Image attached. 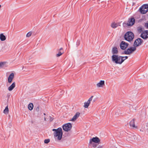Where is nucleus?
Returning <instances> with one entry per match:
<instances>
[{"instance_id":"cd10ccee","label":"nucleus","mask_w":148,"mask_h":148,"mask_svg":"<svg viewBox=\"0 0 148 148\" xmlns=\"http://www.w3.org/2000/svg\"><path fill=\"white\" fill-rule=\"evenodd\" d=\"M144 26L146 29H148V21L145 23Z\"/></svg>"},{"instance_id":"a211bd4d","label":"nucleus","mask_w":148,"mask_h":148,"mask_svg":"<svg viewBox=\"0 0 148 148\" xmlns=\"http://www.w3.org/2000/svg\"><path fill=\"white\" fill-rule=\"evenodd\" d=\"M130 127H135V125L134 119H132L130 123Z\"/></svg>"},{"instance_id":"6e6552de","label":"nucleus","mask_w":148,"mask_h":148,"mask_svg":"<svg viewBox=\"0 0 148 148\" xmlns=\"http://www.w3.org/2000/svg\"><path fill=\"white\" fill-rule=\"evenodd\" d=\"M143 42V40L140 38H138L136 39L134 43L133 46L136 47L140 45Z\"/></svg>"},{"instance_id":"f03ea898","label":"nucleus","mask_w":148,"mask_h":148,"mask_svg":"<svg viewBox=\"0 0 148 148\" xmlns=\"http://www.w3.org/2000/svg\"><path fill=\"white\" fill-rule=\"evenodd\" d=\"M124 37L126 40L129 42H131L133 40L134 38V35L132 32L129 31L125 34Z\"/></svg>"},{"instance_id":"2f4dec72","label":"nucleus","mask_w":148,"mask_h":148,"mask_svg":"<svg viewBox=\"0 0 148 148\" xmlns=\"http://www.w3.org/2000/svg\"><path fill=\"white\" fill-rule=\"evenodd\" d=\"M36 110L37 112H38L39 110V106H38L36 109Z\"/></svg>"},{"instance_id":"412c9836","label":"nucleus","mask_w":148,"mask_h":148,"mask_svg":"<svg viewBox=\"0 0 148 148\" xmlns=\"http://www.w3.org/2000/svg\"><path fill=\"white\" fill-rule=\"evenodd\" d=\"M33 104L32 103H30L28 105V108L30 110H31L33 109Z\"/></svg>"},{"instance_id":"c756f323","label":"nucleus","mask_w":148,"mask_h":148,"mask_svg":"<svg viewBox=\"0 0 148 148\" xmlns=\"http://www.w3.org/2000/svg\"><path fill=\"white\" fill-rule=\"evenodd\" d=\"M49 119L50 121H52L53 119V118L51 116H49Z\"/></svg>"},{"instance_id":"9d476101","label":"nucleus","mask_w":148,"mask_h":148,"mask_svg":"<svg viewBox=\"0 0 148 148\" xmlns=\"http://www.w3.org/2000/svg\"><path fill=\"white\" fill-rule=\"evenodd\" d=\"M100 141V139L97 137H93L92 139H90L89 141V143L90 144H92V142H94L96 143H99Z\"/></svg>"},{"instance_id":"b1692460","label":"nucleus","mask_w":148,"mask_h":148,"mask_svg":"<svg viewBox=\"0 0 148 148\" xmlns=\"http://www.w3.org/2000/svg\"><path fill=\"white\" fill-rule=\"evenodd\" d=\"M118 25L117 23H114L112 24L111 27L113 28H115L117 27Z\"/></svg>"},{"instance_id":"e433bc0d","label":"nucleus","mask_w":148,"mask_h":148,"mask_svg":"<svg viewBox=\"0 0 148 148\" xmlns=\"http://www.w3.org/2000/svg\"><path fill=\"white\" fill-rule=\"evenodd\" d=\"M62 49H63L62 48H61L59 49H58V50H60V51H61V50L63 51Z\"/></svg>"},{"instance_id":"1a4fd4ad","label":"nucleus","mask_w":148,"mask_h":148,"mask_svg":"<svg viewBox=\"0 0 148 148\" xmlns=\"http://www.w3.org/2000/svg\"><path fill=\"white\" fill-rule=\"evenodd\" d=\"M129 44L123 41H122L120 45V48L122 50H125L128 46Z\"/></svg>"},{"instance_id":"4be33fe9","label":"nucleus","mask_w":148,"mask_h":148,"mask_svg":"<svg viewBox=\"0 0 148 148\" xmlns=\"http://www.w3.org/2000/svg\"><path fill=\"white\" fill-rule=\"evenodd\" d=\"M58 53L56 54V56L58 57L61 56L63 53L64 51H63L58 50Z\"/></svg>"},{"instance_id":"9b49d317","label":"nucleus","mask_w":148,"mask_h":148,"mask_svg":"<svg viewBox=\"0 0 148 148\" xmlns=\"http://www.w3.org/2000/svg\"><path fill=\"white\" fill-rule=\"evenodd\" d=\"M14 77V75L13 73H12L9 76L8 78V82L11 83Z\"/></svg>"},{"instance_id":"2eb2a0df","label":"nucleus","mask_w":148,"mask_h":148,"mask_svg":"<svg viewBox=\"0 0 148 148\" xmlns=\"http://www.w3.org/2000/svg\"><path fill=\"white\" fill-rule=\"evenodd\" d=\"M16 86V83L15 82H13L12 84L8 87V90L9 91H11Z\"/></svg>"},{"instance_id":"7c9ffc66","label":"nucleus","mask_w":148,"mask_h":148,"mask_svg":"<svg viewBox=\"0 0 148 148\" xmlns=\"http://www.w3.org/2000/svg\"><path fill=\"white\" fill-rule=\"evenodd\" d=\"M122 57L123 58H122L123 59V58H125V59L124 60V61L125 60H126V59H127L128 58V57L127 56H125V57L122 56Z\"/></svg>"},{"instance_id":"4c0bfd02","label":"nucleus","mask_w":148,"mask_h":148,"mask_svg":"<svg viewBox=\"0 0 148 148\" xmlns=\"http://www.w3.org/2000/svg\"><path fill=\"white\" fill-rule=\"evenodd\" d=\"M44 120L45 121H46V119L45 117L44 118Z\"/></svg>"},{"instance_id":"c85d7f7f","label":"nucleus","mask_w":148,"mask_h":148,"mask_svg":"<svg viewBox=\"0 0 148 148\" xmlns=\"http://www.w3.org/2000/svg\"><path fill=\"white\" fill-rule=\"evenodd\" d=\"M93 97V96H92L90 97V98L88 99V102H89V103H90V101L92 100V98Z\"/></svg>"},{"instance_id":"a878e982","label":"nucleus","mask_w":148,"mask_h":148,"mask_svg":"<svg viewBox=\"0 0 148 148\" xmlns=\"http://www.w3.org/2000/svg\"><path fill=\"white\" fill-rule=\"evenodd\" d=\"M50 141V140L49 139H46L44 140V143H45L47 144Z\"/></svg>"},{"instance_id":"20e7f679","label":"nucleus","mask_w":148,"mask_h":148,"mask_svg":"<svg viewBox=\"0 0 148 148\" xmlns=\"http://www.w3.org/2000/svg\"><path fill=\"white\" fill-rule=\"evenodd\" d=\"M63 133L61 127L58 128V130L56 132L54 133V135L55 136L58 137V139L61 140L62 137Z\"/></svg>"},{"instance_id":"f704fd0d","label":"nucleus","mask_w":148,"mask_h":148,"mask_svg":"<svg viewBox=\"0 0 148 148\" xmlns=\"http://www.w3.org/2000/svg\"><path fill=\"white\" fill-rule=\"evenodd\" d=\"M103 148L102 146H99L97 148Z\"/></svg>"},{"instance_id":"4468645a","label":"nucleus","mask_w":148,"mask_h":148,"mask_svg":"<svg viewBox=\"0 0 148 148\" xmlns=\"http://www.w3.org/2000/svg\"><path fill=\"white\" fill-rule=\"evenodd\" d=\"M112 53L114 55L118 54V51L117 47H113L112 48Z\"/></svg>"},{"instance_id":"5701e85b","label":"nucleus","mask_w":148,"mask_h":148,"mask_svg":"<svg viewBox=\"0 0 148 148\" xmlns=\"http://www.w3.org/2000/svg\"><path fill=\"white\" fill-rule=\"evenodd\" d=\"M9 112V109L8 106H7L5 108V109L3 110V113L5 114H8Z\"/></svg>"},{"instance_id":"bb28decb","label":"nucleus","mask_w":148,"mask_h":148,"mask_svg":"<svg viewBox=\"0 0 148 148\" xmlns=\"http://www.w3.org/2000/svg\"><path fill=\"white\" fill-rule=\"evenodd\" d=\"M32 34V32H28L27 35H26V37H30Z\"/></svg>"},{"instance_id":"393cba45","label":"nucleus","mask_w":148,"mask_h":148,"mask_svg":"<svg viewBox=\"0 0 148 148\" xmlns=\"http://www.w3.org/2000/svg\"><path fill=\"white\" fill-rule=\"evenodd\" d=\"M90 103L89 102H88L87 101V102H85L84 103V107L85 108H87L88 106H89V104H90Z\"/></svg>"},{"instance_id":"dca6fc26","label":"nucleus","mask_w":148,"mask_h":148,"mask_svg":"<svg viewBox=\"0 0 148 148\" xmlns=\"http://www.w3.org/2000/svg\"><path fill=\"white\" fill-rule=\"evenodd\" d=\"M105 84V82L103 80H101L100 82L97 84L98 87H102Z\"/></svg>"},{"instance_id":"f257e3e1","label":"nucleus","mask_w":148,"mask_h":148,"mask_svg":"<svg viewBox=\"0 0 148 148\" xmlns=\"http://www.w3.org/2000/svg\"><path fill=\"white\" fill-rule=\"evenodd\" d=\"M122 58V56L116 55H113L112 56V61L116 64H121L124 61V59Z\"/></svg>"},{"instance_id":"f8f14e48","label":"nucleus","mask_w":148,"mask_h":148,"mask_svg":"<svg viewBox=\"0 0 148 148\" xmlns=\"http://www.w3.org/2000/svg\"><path fill=\"white\" fill-rule=\"evenodd\" d=\"M80 113L79 112H76L75 115L73 116V118L71 119V121H74L76 120L77 119L79 116Z\"/></svg>"},{"instance_id":"7ed1b4c3","label":"nucleus","mask_w":148,"mask_h":148,"mask_svg":"<svg viewBox=\"0 0 148 148\" xmlns=\"http://www.w3.org/2000/svg\"><path fill=\"white\" fill-rule=\"evenodd\" d=\"M135 23V19L133 17L129 18L127 22L125 21L123 23V26L124 27H127L129 26H132Z\"/></svg>"},{"instance_id":"ddd939ff","label":"nucleus","mask_w":148,"mask_h":148,"mask_svg":"<svg viewBox=\"0 0 148 148\" xmlns=\"http://www.w3.org/2000/svg\"><path fill=\"white\" fill-rule=\"evenodd\" d=\"M140 37L144 39H146L148 38V36L147 35L145 31L143 32L140 35Z\"/></svg>"},{"instance_id":"72a5a7b5","label":"nucleus","mask_w":148,"mask_h":148,"mask_svg":"<svg viewBox=\"0 0 148 148\" xmlns=\"http://www.w3.org/2000/svg\"><path fill=\"white\" fill-rule=\"evenodd\" d=\"M79 44H80V42L79 41H78L77 42V45L78 46L79 45Z\"/></svg>"},{"instance_id":"58836bf2","label":"nucleus","mask_w":148,"mask_h":148,"mask_svg":"<svg viewBox=\"0 0 148 148\" xmlns=\"http://www.w3.org/2000/svg\"><path fill=\"white\" fill-rule=\"evenodd\" d=\"M43 114H44V115H46L45 114V113H44Z\"/></svg>"},{"instance_id":"aec40b11","label":"nucleus","mask_w":148,"mask_h":148,"mask_svg":"<svg viewBox=\"0 0 148 148\" xmlns=\"http://www.w3.org/2000/svg\"><path fill=\"white\" fill-rule=\"evenodd\" d=\"M144 28H142L141 26H139L137 27V30L138 32L140 33L142 32L143 31Z\"/></svg>"},{"instance_id":"423d86ee","label":"nucleus","mask_w":148,"mask_h":148,"mask_svg":"<svg viewBox=\"0 0 148 148\" xmlns=\"http://www.w3.org/2000/svg\"><path fill=\"white\" fill-rule=\"evenodd\" d=\"M136 47H130V48H128L127 50H125L123 53L126 55H130L136 51Z\"/></svg>"},{"instance_id":"f3484780","label":"nucleus","mask_w":148,"mask_h":148,"mask_svg":"<svg viewBox=\"0 0 148 148\" xmlns=\"http://www.w3.org/2000/svg\"><path fill=\"white\" fill-rule=\"evenodd\" d=\"M6 62H0V68H5L7 67L6 65Z\"/></svg>"},{"instance_id":"39448f33","label":"nucleus","mask_w":148,"mask_h":148,"mask_svg":"<svg viewBox=\"0 0 148 148\" xmlns=\"http://www.w3.org/2000/svg\"><path fill=\"white\" fill-rule=\"evenodd\" d=\"M140 12L142 14H145L148 11V5L144 4L139 9Z\"/></svg>"},{"instance_id":"c9c22d12","label":"nucleus","mask_w":148,"mask_h":148,"mask_svg":"<svg viewBox=\"0 0 148 148\" xmlns=\"http://www.w3.org/2000/svg\"><path fill=\"white\" fill-rule=\"evenodd\" d=\"M97 146V145L96 144H93V147H96Z\"/></svg>"},{"instance_id":"ea45409f","label":"nucleus","mask_w":148,"mask_h":148,"mask_svg":"<svg viewBox=\"0 0 148 148\" xmlns=\"http://www.w3.org/2000/svg\"><path fill=\"white\" fill-rule=\"evenodd\" d=\"M125 58H123V59H125Z\"/></svg>"},{"instance_id":"0eeeda50","label":"nucleus","mask_w":148,"mask_h":148,"mask_svg":"<svg viewBox=\"0 0 148 148\" xmlns=\"http://www.w3.org/2000/svg\"><path fill=\"white\" fill-rule=\"evenodd\" d=\"M63 130L66 132L70 131L72 128V124L70 123H68L63 125L62 126Z\"/></svg>"},{"instance_id":"6ab92c4d","label":"nucleus","mask_w":148,"mask_h":148,"mask_svg":"<svg viewBox=\"0 0 148 148\" xmlns=\"http://www.w3.org/2000/svg\"><path fill=\"white\" fill-rule=\"evenodd\" d=\"M0 39L2 41H4L6 39L5 36L2 33L0 35Z\"/></svg>"},{"instance_id":"473e14b6","label":"nucleus","mask_w":148,"mask_h":148,"mask_svg":"<svg viewBox=\"0 0 148 148\" xmlns=\"http://www.w3.org/2000/svg\"><path fill=\"white\" fill-rule=\"evenodd\" d=\"M57 130H58V128L57 129H53L52 130V131H54V132H56L57 131Z\"/></svg>"},{"instance_id":"a19ab883","label":"nucleus","mask_w":148,"mask_h":148,"mask_svg":"<svg viewBox=\"0 0 148 148\" xmlns=\"http://www.w3.org/2000/svg\"><path fill=\"white\" fill-rule=\"evenodd\" d=\"M147 132H148V129H147Z\"/></svg>"}]
</instances>
